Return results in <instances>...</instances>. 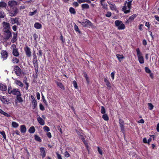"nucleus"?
Masks as SVG:
<instances>
[{"label":"nucleus","mask_w":159,"mask_h":159,"mask_svg":"<svg viewBox=\"0 0 159 159\" xmlns=\"http://www.w3.org/2000/svg\"><path fill=\"white\" fill-rule=\"evenodd\" d=\"M37 10L36 9L33 12L30 11L29 13V16H31L35 15L37 13Z\"/></svg>","instance_id":"44"},{"label":"nucleus","mask_w":159,"mask_h":159,"mask_svg":"<svg viewBox=\"0 0 159 159\" xmlns=\"http://www.w3.org/2000/svg\"><path fill=\"white\" fill-rule=\"evenodd\" d=\"M5 33L4 39L6 40H8L11 36L12 33L9 30H6L4 31Z\"/></svg>","instance_id":"6"},{"label":"nucleus","mask_w":159,"mask_h":159,"mask_svg":"<svg viewBox=\"0 0 159 159\" xmlns=\"http://www.w3.org/2000/svg\"><path fill=\"white\" fill-rule=\"evenodd\" d=\"M12 93L15 95L18 96L20 95L21 93L20 91H19V89H14L12 90Z\"/></svg>","instance_id":"17"},{"label":"nucleus","mask_w":159,"mask_h":159,"mask_svg":"<svg viewBox=\"0 0 159 159\" xmlns=\"http://www.w3.org/2000/svg\"><path fill=\"white\" fill-rule=\"evenodd\" d=\"M116 56L119 60L120 59H123L124 57L122 54H117L116 55Z\"/></svg>","instance_id":"40"},{"label":"nucleus","mask_w":159,"mask_h":159,"mask_svg":"<svg viewBox=\"0 0 159 159\" xmlns=\"http://www.w3.org/2000/svg\"><path fill=\"white\" fill-rule=\"evenodd\" d=\"M74 29L76 32H78L79 33H80V31L79 30L78 26L76 24H75L74 26Z\"/></svg>","instance_id":"48"},{"label":"nucleus","mask_w":159,"mask_h":159,"mask_svg":"<svg viewBox=\"0 0 159 159\" xmlns=\"http://www.w3.org/2000/svg\"><path fill=\"white\" fill-rule=\"evenodd\" d=\"M3 24L4 26V29L7 30H9L10 29V26L9 23L6 22H3Z\"/></svg>","instance_id":"21"},{"label":"nucleus","mask_w":159,"mask_h":159,"mask_svg":"<svg viewBox=\"0 0 159 159\" xmlns=\"http://www.w3.org/2000/svg\"><path fill=\"white\" fill-rule=\"evenodd\" d=\"M34 26L35 28L39 29L42 28V25L39 22H36L34 24Z\"/></svg>","instance_id":"26"},{"label":"nucleus","mask_w":159,"mask_h":159,"mask_svg":"<svg viewBox=\"0 0 159 159\" xmlns=\"http://www.w3.org/2000/svg\"><path fill=\"white\" fill-rule=\"evenodd\" d=\"M8 92L9 94H11L12 92V87L11 86H9L8 88Z\"/></svg>","instance_id":"50"},{"label":"nucleus","mask_w":159,"mask_h":159,"mask_svg":"<svg viewBox=\"0 0 159 159\" xmlns=\"http://www.w3.org/2000/svg\"><path fill=\"white\" fill-rule=\"evenodd\" d=\"M64 156L68 158L70 156V154L68 152L66 151L64 152Z\"/></svg>","instance_id":"53"},{"label":"nucleus","mask_w":159,"mask_h":159,"mask_svg":"<svg viewBox=\"0 0 159 159\" xmlns=\"http://www.w3.org/2000/svg\"><path fill=\"white\" fill-rule=\"evenodd\" d=\"M43 54V52L41 50H39V52L37 53V55L39 57H41Z\"/></svg>","instance_id":"54"},{"label":"nucleus","mask_w":159,"mask_h":159,"mask_svg":"<svg viewBox=\"0 0 159 159\" xmlns=\"http://www.w3.org/2000/svg\"><path fill=\"white\" fill-rule=\"evenodd\" d=\"M17 4V2L15 1H11L8 2V6L10 7V8L16 7Z\"/></svg>","instance_id":"10"},{"label":"nucleus","mask_w":159,"mask_h":159,"mask_svg":"<svg viewBox=\"0 0 159 159\" xmlns=\"http://www.w3.org/2000/svg\"><path fill=\"white\" fill-rule=\"evenodd\" d=\"M101 5L102 6V8L105 10L108 9L106 3H103V2L100 3Z\"/></svg>","instance_id":"39"},{"label":"nucleus","mask_w":159,"mask_h":159,"mask_svg":"<svg viewBox=\"0 0 159 159\" xmlns=\"http://www.w3.org/2000/svg\"><path fill=\"white\" fill-rule=\"evenodd\" d=\"M110 9L112 11H116L117 10L116 7L114 3H113L110 6Z\"/></svg>","instance_id":"24"},{"label":"nucleus","mask_w":159,"mask_h":159,"mask_svg":"<svg viewBox=\"0 0 159 159\" xmlns=\"http://www.w3.org/2000/svg\"><path fill=\"white\" fill-rule=\"evenodd\" d=\"M137 15L136 14H133L132 15L130 16L128 18V20H126V23H131L134 20V19L137 17Z\"/></svg>","instance_id":"9"},{"label":"nucleus","mask_w":159,"mask_h":159,"mask_svg":"<svg viewBox=\"0 0 159 159\" xmlns=\"http://www.w3.org/2000/svg\"><path fill=\"white\" fill-rule=\"evenodd\" d=\"M0 113L4 115V116H7L8 117H10V115L8 114L6 112L4 111L2 109L0 108Z\"/></svg>","instance_id":"28"},{"label":"nucleus","mask_w":159,"mask_h":159,"mask_svg":"<svg viewBox=\"0 0 159 159\" xmlns=\"http://www.w3.org/2000/svg\"><path fill=\"white\" fill-rule=\"evenodd\" d=\"M115 26L117 27L118 30H123L125 28V25L123 23L122 21L120 20H115Z\"/></svg>","instance_id":"2"},{"label":"nucleus","mask_w":159,"mask_h":159,"mask_svg":"<svg viewBox=\"0 0 159 159\" xmlns=\"http://www.w3.org/2000/svg\"><path fill=\"white\" fill-rule=\"evenodd\" d=\"M33 63L34 68L38 67V61H33Z\"/></svg>","instance_id":"43"},{"label":"nucleus","mask_w":159,"mask_h":159,"mask_svg":"<svg viewBox=\"0 0 159 159\" xmlns=\"http://www.w3.org/2000/svg\"><path fill=\"white\" fill-rule=\"evenodd\" d=\"M12 54L13 55L16 57H18L19 56V53L18 51V49L16 48H13L12 51Z\"/></svg>","instance_id":"18"},{"label":"nucleus","mask_w":159,"mask_h":159,"mask_svg":"<svg viewBox=\"0 0 159 159\" xmlns=\"http://www.w3.org/2000/svg\"><path fill=\"white\" fill-rule=\"evenodd\" d=\"M105 15L107 17H110L111 16V13L110 11H107Z\"/></svg>","instance_id":"56"},{"label":"nucleus","mask_w":159,"mask_h":159,"mask_svg":"<svg viewBox=\"0 0 159 159\" xmlns=\"http://www.w3.org/2000/svg\"><path fill=\"white\" fill-rule=\"evenodd\" d=\"M119 123L120 125V127L124 126V120H123L121 119L120 117H119Z\"/></svg>","instance_id":"35"},{"label":"nucleus","mask_w":159,"mask_h":159,"mask_svg":"<svg viewBox=\"0 0 159 159\" xmlns=\"http://www.w3.org/2000/svg\"><path fill=\"white\" fill-rule=\"evenodd\" d=\"M12 34L13 36L11 42L12 43H15L17 40V33L16 32H13Z\"/></svg>","instance_id":"13"},{"label":"nucleus","mask_w":159,"mask_h":159,"mask_svg":"<svg viewBox=\"0 0 159 159\" xmlns=\"http://www.w3.org/2000/svg\"><path fill=\"white\" fill-rule=\"evenodd\" d=\"M104 81L106 84V86L109 88H111V83L109 80L107 79V78H105L104 79Z\"/></svg>","instance_id":"19"},{"label":"nucleus","mask_w":159,"mask_h":159,"mask_svg":"<svg viewBox=\"0 0 159 159\" xmlns=\"http://www.w3.org/2000/svg\"><path fill=\"white\" fill-rule=\"evenodd\" d=\"M82 141L84 143V144L85 146L86 147V148L88 149L89 148V146L88 145V143H87V142L86 141L85 139H84V140H82Z\"/></svg>","instance_id":"51"},{"label":"nucleus","mask_w":159,"mask_h":159,"mask_svg":"<svg viewBox=\"0 0 159 159\" xmlns=\"http://www.w3.org/2000/svg\"><path fill=\"white\" fill-rule=\"evenodd\" d=\"M136 51L139 62L140 64H143L144 63V59L142 52L140 51L139 48L136 49Z\"/></svg>","instance_id":"4"},{"label":"nucleus","mask_w":159,"mask_h":159,"mask_svg":"<svg viewBox=\"0 0 159 159\" xmlns=\"http://www.w3.org/2000/svg\"><path fill=\"white\" fill-rule=\"evenodd\" d=\"M13 69L16 74L17 76H20L21 73V69L17 65H14L13 66Z\"/></svg>","instance_id":"7"},{"label":"nucleus","mask_w":159,"mask_h":159,"mask_svg":"<svg viewBox=\"0 0 159 159\" xmlns=\"http://www.w3.org/2000/svg\"><path fill=\"white\" fill-rule=\"evenodd\" d=\"M19 18L18 17H15V18H11V23L13 25L16 24L17 25H20V23L19 22Z\"/></svg>","instance_id":"12"},{"label":"nucleus","mask_w":159,"mask_h":159,"mask_svg":"<svg viewBox=\"0 0 159 159\" xmlns=\"http://www.w3.org/2000/svg\"><path fill=\"white\" fill-rule=\"evenodd\" d=\"M39 108L40 110L42 111H43L45 110L44 106L41 103L39 104Z\"/></svg>","instance_id":"58"},{"label":"nucleus","mask_w":159,"mask_h":159,"mask_svg":"<svg viewBox=\"0 0 159 159\" xmlns=\"http://www.w3.org/2000/svg\"><path fill=\"white\" fill-rule=\"evenodd\" d=\"M32 104L33 105L32 107L33 109H35L37 106V102L36 100L32 101Z\"/></svg>","instance_id":"33"},{"label":"nucleus","mask_w":159,"mask_h":159,"mask_svg":"<svg viewBox=\"0 0 159 159\" xmlns=\"http://www.w3.org/2000/svg\"><path fill=\"white\" fill-rule=\"evenodd\" d=\"M148 107H149V109L151 110H152V109H153V108L154 107V106L151 103H148Z\"/></svg>","instance_id":"49"},{"label":"nucleus","mask_w":159,"mask_h":159,"mask_svg":"<svg viewBox=\"0 0 159 159\" xmlns=\"http://www.w3.org/2000/svg\"><path fill=\"white\" fill-rule=\"evenodd\" d=\"M57 156V159H62V156L58 152H56Z\"/></svg>","instance_id":"42"},{"label":"nucleus","mask_w":159,"mask_h":159,"mask_svg":"<svg viewBox=\"0 0 159 159\" xmlns=\"http://www.w3.org/2000/svg\"><path fill=\"white\" fill-rule=\"evenodd\" d=\"M20 132L22 133H25L26 130V128L25 126L24 125H22L20 126Z\"/></svg>","instance_id":"25"},{"label":"nucleus","mask_w":159,"mask_h":159,"mask_svg":"<svg viewBox=\"0 0 159 159\" xmlns=\"http://www.w3.org/2000/svg\"><path fill=\"white\" fill-rule=\"evenodd\" d=\"M1 58H3L4 61L7 59L8 54L7 51L3 50L1 52Z\"/></svg>","instance_id":"11"},{"label":"nucleus","mask_w":159,"mask_h":159,"mask_svg":"<svg viewBox=\"0 0 159 159\" xmlns=\"http://www.w3.org/2000/svg\"><path fill=\"white\" fill-rule=\"evenodd\" d=\"M82 9L84 10V9H88L89 8V5L87 4H83L81 5Z\"/></svg>","instance_id":"27"},{"label":"nucleus","mask_w":159,"mask_h":159,"mask_svg":"<svg viewBox=\"0 0 159 159\" xmlns=\"http://www.w3.org/2000/svg\"><path fill=\"white\" fill-rule=\"evenodd\" d=\"M19 12V9L17 7H14L10 9L9 11L10 15L12 17L15 16Z\"/></svg>","instance_id":"5"},{"label":"nucleus","mask_w":159,"mask_h":159,"mask_svg":"<svg viewBox=\"0 0 159 159\" xmlns=\"http://www.w3.org/2000/svg\"><path fill=\"white\" fill-rule=\"evenodd\" d=\"M98 151L99 152V153L102 155V151L101 149L99 147H98Z\"/></svg>","instance_id":"61"},{"label":"nucleus","mask_w":159,"mask_h":159,"mask_svg":"<svg viewBox=\"0 0 159 159\" xmlns=\"http://www.w3.org/2000/svg\"><path fill=\"white\" fill-rule=\"evenodd\" d=\"M0 100L4 103L8 104L9 100L7 98H5L4 96L0 95Z\"/></svg>","instance_id":"14"},{"label":"nucleus","mask_w":159,"mask_h":159,"mask_svg":"<svg viewBox=\"0 0 159 159\" xmlns=\"http://www.w3.org/2000/svg\"><path fill=\"white\" fill-rule=\"evenodd\" d=\"M69 11L70 13L73 15L76 14V12L75 9L72 7H70L69 8Z\"/></svg>","instance_id":"32"},{"label":"nucleus","mask_w":159,"mask_h":159,"mask_svg":"<svg viewBox=\"0 0 159 159\" xmlns=\"http://www.w3.org/2000/svg\"><path fill=\"white\" fill-rule=\"evenodd\" d=\"M7 90V86L6 85L2 84H0V90L5 91Z\"/></svg>","instance_id":"20"},{"label":"nucleus","mask_w":159,"mask_h":159,"mask_svg":"<svg viewBox=\"0 0 159 159\" xmlns=\"http://www.w3.org/2000/svg\"><path fill=\"white\" fill-rule=\"evenodd\" d=\"M11 125L12 126L15 128H16L18 127L19 126L18 124L15 121H13L12 122Z\"/></svg>","instance_id":"37"},{"label":"nucleus","mask_w":159,"mask_h":159,"mask_svg":"<svg viewBox=\"0 0 159 159\" xmlns=\"http://www.w3.org/2000/svg\"><path fill=\"white\" fill-rule=\"evenodd\" d=\"M115 71L111 72V76L113 80L114 79V76L115 75Z\"/></svg>","instance_id":"60"},{"label":"nucleus","mask_w":159,"mask_h":159,"mask_svg":"<svg viewBox=\"0 0 159 159\" xmlns=\"http://www.w3.org/2000/svg\"><path fill=\"white\" fill-rule=\"evenodd\" d=\"M40 155L42 157V158H43L46 155V152L45 151L44 148L41 147L40 148Z\"/></svg>","instance_id":"15"},{"label":"nucleus","mask_w":159,"mask_h":159,"mask_svg":"<svg viewBox=\"0 0 159 159\" xmlns=\"http://www.w3.org/2000/svg\"><path fill=\"white\" fill-rule=\"evenodd\" d=\"M34 139L35 140L39 142H41V138L38 135H34Z\"/></svg>","instance_id":"38"},{"label":"nucleus","mask_w":159,"mask_h":159,"mask_svg":"<svg viewBox=\"0 0 159 159\" xmlns=\"http://www.w3.org/2000/svg\"><path fill=\"white\" fill-rule=\"evenodd\" d=\"M43 129H44V130L46 132H48L50 131L49 128L47 126H44L43 127Z\"/></svg>","instance_id":"55"},{"label":"nucleus","mask_w":159,"mask_h":159,"mask_svg":"<svg viewBox=\"0 0 159 159\" xmlns=\"http://www.w3.org/2000/svg\"><path fill=\"white\" fill-rule=\"evenodd\" d=\"M120 127L121 128V131L123 133H124L125 132V126H120Z\"/></svg>","instance_id":"63"},{"label":"nucleus","mask_w":159,"mask_h":159,"mask_svg":"<svg viewBox=\"0 0 159 159\" xmlns=\"http://www.w3.org/2000/svg\"><path fill=\"white\" fill-rule=\"evenodd\" d=\"M7 6V4L5 2L2 1L0 2V7H5Z\"/></svg>","instance_id":"36"},{"label":"nucleus","mask_w":159,"mask_h":159,"mask_svg":"<svg viewBox=\"0 0 159 159\" xmlns=\"http://www.w3.org/2000/svg\"><path fill=\"white\" fill-rule=\"evenodd\" d=\"M0 134L2 136L4 139H6V137L5 132L4 131H2L0 132Z\"/></svg>","instance_id":"47"},{"label":"nucleus","mask_w":159,"mask_h":159,"mask_svg":"<svg viewBox=\"0 0 159 159\" xmlns=\"http://www.w3.org/2000/svg\"><path fill=\"white\" fill-rule=\"evenodd\" d=\"M12 61L13 64L16 63L17 64L19 62V60L18 58L14 57L12 59Z\"/></svg>","instance_id":"30"},{"label":"nucleus","mask_w":159,"mask_h":159,"mask_svg":"<svg viewBox=\"0 0 159 159\" xmlns=\"http://www.w3.org/2000/svg\"><path fill=\"white\" fill-rule=\"evenodd\" d=\"M35 131V129L34 126L31 127L29 129V132L31 134L34 133Z\"/></svg>","instance_id":"31"},{"label":"nucleus","mask_w":159,"mask_h":159,"mask_svg":"<svg viewBox=\"0 0 159 159\" xmlns=\"http://www.w3.org/2000/svg\"><path fill=\"white\" fill-rule=\"evenodd\" d=\"M33 61H38L37 56L35 53L33 54Z\"/></svg>","instance_id":"59"},{"label":"nucleus","mask_w":159,"mask_h":159,"mask_svg":"<svg viewBox=\"0 0 159 159\" xmlns=\"http://www.w3.org/2000/svg\"><path fill=\"white\" fill-rule=\"evenodd\" d=\"M33 36L34 39V41H35L38 38V35L36 33H34L33 35Z\"/></svg>","instance_id":"64"},{"label":"nucleus","mask_w":159,"mask_h":159,"mask_svg":"<svg viewBox=\"0 0 159 159\" xmlns=\"http://www.w3.org/2000/svg\"><path fill=\"white\" fill-rule=\"evenodd\" d=\"M102 118L106 121H107L109 120V117L107 114H103L102 116Z\"/></svg>","instance_id":"34"},{"label":"nucleus","mask_w":159,"mask_h":159,"mask_svg":"<svg viewBox=\"0 0 159 159\" xmlns=\"http://www.w3.org/2000/svg\"><path fill=\"white\" fill-rule=\"evenodd\" d=\"M55 82L57 86H58L59 88L62 90H64L65 89L64 85L61 82H58L57 81H55Z\"/></svg>","instance_id":"16"},{"label":"nucleus","mask_w":159,"mask_h":159,"mask_svg":"<svg viewBox=\"0 0 159 159\" xmlns=\"http://www.w3.org/2000/svg\"><path fill=\"white\" fill-rule=\"evenodd\" d=\"M24 50L27 57H30L31 56V52L30 48L28 46L24 48Z\"/></svg>","instance_id":"8"},{"label":"nucleus","mask_w":159,"mask_h":159,"mask_svg":"<svg viewBox=\"0 0 159 159\" xmlns=\"http://www.w3.org/2000/svg\"><path fill=\"white\" fill-rule=\"evenodd\" d=\"M21 93L20 94L17 96L16 97V100H17L20 103H22L23 102V99L21 97Z\"/></svg>","instance_id":"29"},{"label":"nucleus","mask_w":159,"mask_h":159,"mask_svg":"<svg viewBox=\"0 0 159 159\" xmlns=\"http://www.w3.org/2000/svg\"><path fill=\"white\" fill-rule=\"evenodd\" d=\"M145 72L148 73H151V70L149 69L148 67H146L145 68Z\"/></svg>","instance_id":"57"},{"label":"nucleus","mask_w":159,"mask_h":159,"mask_svg":"<svg viewBox=\"0 0 159 159\" xmlns=\"http://www.w3.org/2000/svg\"><path fill=\"white\" fill-rule=\"evenodd\" d=\"M37 120L39 123L41 125H44L45 123L44 120L41 117H39L37 118Z\"/></svg>","instance_id":"22"},{"label":"nucleus","mask_w":159,"mask_h":159,"mask_svg":"<svg viewBox=\"0 0 159 159\" xmlns=\"http://www.w3.org/2000/svg\"><path fill=\"white\" fill-rule=\"evenodd\" d=\"M128 2L126 1L124 4V6L122 8V11L125 14L129 13L131 7L132 2L133 0H128Z\"/></svg>","instance_id":"1"},{"label":"nucleus","mask_w":159,"mask_h":159,"mask_svg":"<svg viewBox=\"0 0 159 159\" xmlns=\"http://www.w3.org/2000/svg\"><path fill=\"white\" fill-rule=\"evenodd\" d=\"M101 112L102 114H105L106 111L105 108L103 106H101Z\"/></svg>","instance_id":"45"},{"label":"nucleus","mask_w":159,"mask_h":159,"mask_svg":"<svg viewBox=\"0 0 159 159\" xmlns=\"http://www.w3.org/2000/svg\"><path fill=\"white\" fill-rule=\"evenodd\" d=\"M78 22L85 27L92 26L93 25L92 23L91 22L85 19H83L81 21H79Z\"/></svg>","instance_id":"3"},{"label":"nucleus","mask_w":159,"mask_h":159,"mask_svg":"<svg viewBox=\"0 0 159 159\" xmlns=\"http://www.w3.org/2000/svg\"><path fill=\"white\" fill-rule=\"evenodd\" d=\"M15 82L17 85L20 86L21 87L23 86L24 84L23 83L19 80H15Z\"/></svg>","instance_id":"23"},{"label":"nucleus","mask_w":159,"mask_h":159,"mask_svg":"<svg viewBox=\"0 0 159 159\" xmlns=\"http://www.w3.org/2000/svg\"><path fill=\"white\" fill-rule=\"evenodd\" d=\"M42 98L43 102L46 105H47L48 103L45 98V97L42 94Z\"/></svg>","instance_id":"46"},{"label":"nucleus","mask_w":159,"mask_h":159,"mask_svg":"<svg viewBox=\"0 0 159 159\" xmlns=\"http://www.w3.org/2000/svg\"><path fill=\"white\" fill-rule=\"evenodd\" d=\"M72 84L74 88L75 89H77L78 88L77 84L75 80H74Z\"/></svg>","instance_id":"52"},{"label":"nucleus","mask_w":159,"mask_h":159,"mask_svg":"<svg viewBox=\"0 0 159 159\" xmlns=\"http://www.w3.org/2000/svg\"><path fill=\"white\" fill-rule=\"evenodd\" d=\"M46 135L49 139H51L52 138V134L50 132H47L46 133Z\"/></svg>","instance_id":"62"},{"label":"nucleus","mask_w":159,"mask_h":159,"mask_svg":"<svg viewBox=\"0 0 159 159\" xmlns=\"http://www.w3.org/2000/svg\"><path fill=\"white\" fill-rule=\"evenodd\" d=\"M5 15L3 11L0 10V18H3L5 17Z\"/></svg>","instance_id":"41"}]
</instances>
